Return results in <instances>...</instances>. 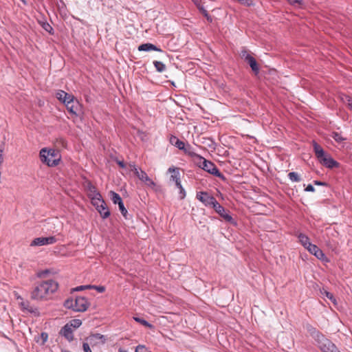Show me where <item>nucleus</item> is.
<instances>
[{"instance_id": "nucleus-1", "label": "nucleus", "mask_w": 352, "mask_h": 352, "mask_svg": "<svg viewBox=\"0 0 352 352\" xmlns=\"http://www.w3.org/2000/svg\"><path fill=\"white\" fill-rule=\"evenodd\" d=\"M305 328L316 342L322 352H340L338 347L320 331L309 323L305 324Z\"/></svg>"}, {"instance_id": "nucleus-2", "label": "nucleus", "mask_w": 352, "mask_h": 352, "mask_svg": "<svg viewBox=\"0 0 352 352\" xmlns=\"http://www.w3.org/2000/svg\"><path fill=\"white\" fill-rule=\"evenodd\" d=\"M58 287V284L54 280H47L38 283L30 293V298L34 300H42L47 298L50 294L54 293Z\"/></svg>"}, {"instance_id": "nucleus-3", "label": "nucleus", "mask_w": 352, "mask_h": 352, "mask_svg": "<svg viewBox=\"0 0 352 352\" xmlns=\"http://www.w3.org/2000/svg\"><path fill=\"white\" fill-rule=\"evenodd\" d=\"M90 303L83 296H71L64 302V307L76 312H84L87 310Z\"/></svg>"}, {"instance_id": "nucleus-4", "label": "nucleus", "mask_w": 352, "mask_h": 352, "mask_svg": "<svg viewBox=\"0 0 352 352\" xmlns=\"http://www.w3.org/2000/svg\"><path fill=\"white\" fill-rule=\"evenodd\" d=\"M195 163L197 166L208 173L219 177L223 182L226 181V177L219 171L217 166L212 162L207 160L199 155V156H197V158L195 160Z\"/></svg>"}, {"instance_id": "nucleus-5", "label": "nucleus", "mask_w": 352, "mask_h": 352, "mask_svg": "<svg viewBox=\"0 0 352 352\" xmlns=\"http://www.w3.org/2000/svg\"><path fill=\"white\" fill-rule=\"evenodd\" d=\"M39 156L43 163L51 167L57 166L60 160V157L54 149L43 148L40 151Z\"/></svg>"}, {"instance_id": "nucleus-6", "label": "nucleus", "mask_w": 352, "mask_h": 352, "mask_svg": "<svg viewBox=\"0 0 352 352\" xmlns=\"http://www.w3.org/2000/svg\"><path fill=\"white\" fill-rule=\"evenodd\" d=\"M240 56L249 65L253 74L257 76L259 74L260 67L255 58L249 54L245 48L241 51Z\"/></svg>"}, {"instance_id": "nucleus-7", "label": "nucleus", "mask_w": 352, "mask_h": 352, "mask_svg": "<svg viewBox=\"0 0 352 352\" xmlns=\"http://www.w3.org/2000/svg\"><path fill=\"white\" fill-rule=\"evenodd\" d=\"M131 170L134 173L135 176L138 177L140 180L144 182V184L152 188H154L156 186L155 183L147 175L145 171L138 169L135 164H130Z\"/></svg>"}, {"instance_id": "nucleus-8", "label": "nucleus", "mask_w": 352, "mask_h": 352, "mask_svg": "<svg viewBox=\"0 0 352 352\" xmlns=\"http://www.w3.org/2000/svg\"><path fill=\"white\" fill-rule=\"evenodd\" d=\"M69 113L78 116L81 112L82 106L79 101L73 96L65 104Z\"/></svg>"}, {"instance_id": "nucleus-9", "label": "nucleus", "mask_w": 352, "mask_h": 352, "mask_svg": "<svg viewBox=\"0 0 352 352\" xmlns=\"http://www.w3.org/2000/svg\"><path fill=\"white\" fill-rule=\"evenodd\" d=\"M56 238L55 236L48 237H38L35 238L32 242L31 246H41L50 244H54L56 242Z\"/></svg>"}, {"instance_id": "nucleus-10", "label": "nucleus", "mask_w": 352, "mask_h": 352, "mask_svg": "<svg viewBox=\"0 0 352 352\" xmlns=\"http://www.w3.org/2000/svg\"><path fill=\"white\" fill-rule=\"evenodd\" d=\"M86 340H87L92 346H94L98 344H104L106 342L107 339L104 335L100 333H91L86 338Z\"/></svg>"}, {"instance_id": "nucleus-11", "label": "nucleus", "mask_w": 352, "mask_h": 352, "mask_svg": "<svg viewBox=\"0 0 352 352\" xmlns=\"http://www.w3.org/2000/svg\"><path fill=\"white\" fill-rule=\"evenodd\" d=\"M325 167L332 169L340 167V163L336 161L331 155L327 153L323 157L318 160Z\"/></svg>"}, {"instance_id": "nucleus-12", "label": "nucleus", "mask_w": 352, "mask_h": 352, "mask_svg": "<svg viewBox=\"0 0 352 352\" xmlns=\"http://www.w3.org/2000/svg\"><path fill=\"white\" fill-rule=\"evenodd\" d=\"M85 188L89 199L96 200L98 199V197H101V194L97 190L96 187L93 185L90 181L87 182Z\"/></svg>"}, {"instance_id": "nucleus-13", "label": "nucleus", "mask_w": 352, "mask_h": 352, "mask_svg": "<svg viewBox=\"0 0 352 352\" xmlns=\"http://www.w3.org/2000/svg\"><path fill=\"white\" fill-rule=\"evenodd\" d=\"M196 198L202 202L206 206H210L213 203L214 197L207 192H199L197 193Z\"/></svg>"}, {"instance_id": "nucleus-14", "label": "nucleus", "mask_w": 352, "mask_h": 352, "mask_svg": "<svg viewBox=\"0 0 352 352\" xmlns=\"http://www.w3.org/2000/svg\"><path fill=\"white\" fill-rule=\"evenodd\" d=\"M59 334L63 336L68 342H72L74 339L73 330L69 324L64 325L59 331Z\"/></svg>"}, {"instance_id": "nucleus-15", "label": "nucleus", "mask_w": 352, "mask_h": 352, "mask_svg": "<svg viewBox=\"0 0 352 352\" xmlns=\"http://www.w3.org/2000/svg\"><path fill=\"white\" fill-rule=\"evenodd\" d=\"M217 214L223 218L226 222L230 223L232 226H237L236 221L232 218V217L230 214L229 211H226L224 207L221 208V211H218Z\"/></svg>"}, {"instance_id": "nucleus-16", "label": "nucleus", "mask_w": 352, "mask_h": 352, "mask_svg": "<svg viewBox=\"0 0 352 352\" xmlns=\"http://www.w3.org/2000/svg\"><path fill=\"white\" fill-rule=\"evenodd\" d=\"M138 49L140 52H142V51H144V52L157 51V52H163V50L162 49L159 48L155 45L150 43L141 44L138 46Z\"/></svg>"}, {"instance_id": "nucleus-17", "label": "nucleus", "mask_w": 352, "mask_h": 352, "mask_svg": "<svg viewBox=\"0 0 352 352\" xmlns=\"http://www.w3.org/2000/svg\"><path fill=\"white\" fill-rule=\"evenodd\" d=\"M96 209L100 213V217L103 219H107L110 216V211L104 201H102V204H100V206H97V208Z\"/></svg>"}, {"instance_id": "nucleus-18", "label": "nucleus", "mask_w": 352, "mask_h": 352, "mask_svg": "<svg viewBox=\"0 0 352 352\" xmlns=\"http://www.w3.org/2000/svg\"><path fill=\"white\" fill-rule=\"evenodd\" d=\"M308 251L316 256L318 259H323L324 254L323 252L316 245L311 244L308 248Z\"/></svg>"}, {"instance_id": "nucleus-19", "label": "nucleus", "mask_w": 352, "mask_h": 352, "mask_svg": "<svg viewBox=\"0 0 352 352\" xmlns=\"http://www.w3.org/2000/svg\"><path fill=\"white\" fill-rule=\"evenodd\" d=\"M168 172L172 173L170 179L175 182V184L179 185V182H181L179 168L172 166L168 169Z\"/></svg>"}, {"instance_id": "nucleus-20", "label": "nucleus", "mask_w": 352, "mask_h": 352, "mask_svg": "<svg viewBox=\"0 0 352 352\" xmlns=\"http://www.w3.org/2000/svg\"><path fill=\"white\" fill-rule=\"evenodd\" d=\"M71 96H73V95L69 94L67 92H65L63 90H58L56 93V98L61 102H63L64 104L66 103V101L69 100V99L71 98Z\"/></svg>"}, {"instance_id": "nucleus-21", "label": "nucleus", "mask_w": 352, "mask_h": 352, "mask_svg": "<svg viewBox=\"0 0 352 352\" xmlns=\"http://www.w3.org/2000/svg\"><path fill=\"white\" fill-rule=\"evenodd\" d=\"M313 146L316 157L318 160H320L327 154V153L324 151L322 146L315 141H314L313 142Z\"/></svg>"}, {"instance_id": "nucleus-22", "label": "nucleus", "mask_w": 352, "mask_h": 352, "mask_svg": "<svg viewBox=\"0 0 352 352\" xmlns=\"http://www.w3.org/2000/svg\"><path fill=\"white\" fill-rule=\"evenodd\" d=\"M169 141H170V143L172 145H173V146H176L177 148H179V150H181V151H182V149L183 148H184L185 142H183V141H182V140H180L178 138H177V137H176V136H175V135H172L170 137V140H169Z\"/></svg>"}, {"instance_id": "nucleus-23", "label": "nucleus", "mask_w": 352, "mask_h": 352, "mask_svg": "<svg viewBox=\"0 0 352 352\" xmlns=\"http://www.w3.org/2000/svg\"><path fill=\"white\" fill-rule=\"evenodd\" d=\"M298 238L299 239L300 243L302 245L307 249L312 243L309 241V238L303 233H300L298 235Z\"/></svg>"}, {"instance_id": "nucleus-24", "label": "nucleus", "mask_w": 352, "mask_h": 352, "mask_svg": "<svg viewBox=\"0 0 352 352\" xmlns=\"http://www.w3.org/2000/svg\"><path fill=\"white\" fill-rule=\"evenodd\" d=\"M186 154L188 155L189 156L194 157V160L197 158V156H199V154H197L195 152L193 151V148L189 144H184V148L182 149Z\"/></svg>"}, {"instance_id": "nucleus-25", "label": "nucleus", "mask_w": 352, "mask_h": 352, "mask_svg": "<svg viewBox=\"0 0 352 352\" xmlns=\"http://www.w3.org/2000/svg\"><path fill=\"white\" fill-rule=\"evenodd\" d=\"M133 319L137 322L142 324L143 326L150 329H154L155 327L152 324L149 323L148 321L144 320V318H139V317H133Z\"/></svg>"}, {"instance_id": "nucleus-26", "label": "nucleus", "mask_w": 352, "mask_h": 352, "mask_svg": "<svg viewBox=\"0 0 352 352\" xmlns=\"http://www.w3.org/2000/svg\"><path fill=\"white\" fill-rule=\"evenodd\" d=\"M111 199L114 204H121L123 201L119 194L114 191H110Z\"/></svg>"}, {"instance_id": "nucleus-27", "label": "nucleus", "mask_w": 352, "mask_h": 352, "mask_svg": "<svg viewBox=\"0 0 352 352\" xmlns=\"http://www.w3.org/2000/svg\"><path fill=\"white\" fill-rule=\"evenodd\" d=\"M320 293H321L322 295H324L327 298H329L333 303L336 304V299L334 297V296L333 295V294H331V292L325 290L324 288L320 289Z\"/></svg>"}, {"instance_id": "nucleus-28", "label": "nucleus", "mask_w": 352, "mask_h": 352, "mask_svg": "<svg viewBox=\"0 0 352 352\" xmlns=\"http://www.w3.org/2000/svg\"><path fill=\"white\" fill-rule=\"evenodd\" d=\"M153 65L158 72H163L166 69V65L161 61L154 60Z\"/></svg>"}, {"instance_id": "nucleus-29", "label": "nucleus", "mask_w": 352, "mask_h": 352, "mask_svg": "<svg viewBox=\"0 0 352 352\" xmlns=\"http://www.w3.org/2000/svg\"><path fill=\"white\" fill-rule=\"evenodd\" d=\"M21 307L23 310H26L29 313H34V309L32 307L30 306V302L28 301H23L20 304Z\"/></svg>"}, {"instance_id": "nucleus-30", "label": "nucleus", "mask_w": 352, "mask_h": 352, "mask_svg": "<svg viewBox=\"0 0 352 352\" xmlns=\"http://www.w3.org/2000/svg\"><path fill=\"white\" fill-rule=\"evenodd\" d=\"M66 324H69V327L71 328L77 329L82 324V321L79 319H73Z\"/></svg>"}, {"instance_id": "nucleus-31", "label": "nucleus", "mask_w": 352, "mask_h": 352, "mask_svg": "<svg viewBox=\"0 0 352 352\" xmlns=\"http://www.w3.org/2000/svg\"><path fill=\"white\" fill-rule=\"evenodd\" d=\"M118 207H119V210H120L121 214H122V216L126 219H129L130 217L129 216H130V215L128 214V212L124 207L123 201L121 204H119Z\"/></svg>"}, {"instance_id": "nucleus-32", "label": "nucleus", "mask_w": 352, "mask_h": 352, "mask_svg": "<svg viewBox=\"0 0 352 352\" xmlns=\"http://www.w3.org/2000/svg\"><path fill=\"white\" fill-rule=\"evenodd\" d=\"M288 177L292 182H299L301 181V178L298 174L296 172H290L288 174Z\"/></svg>"}, {"instance_id": "nucleus-33", "label": "nucleus", "mask_w": 352, "mask_h": 352, "mask_svg": "<svg viewBox=\"0 0 352 352\" xmlns=\"http://www.w3.org/2000/svg\"><path fill=\"white\" fill-rule=\"evenodd\" d=\"M331 137L332 138H333L335 140V141H336L338 143H340L346 140L344 138H343L341 135L340 133H339L338 132H335V131L331 133Z\"/></svg>"}, {"instance_id": "nucleus-34", "label": "nucleus", "mask_w": 352, "mask_h": 352, "mask_svg": "<svg viewBox=\"0 0 352 352\" xmlns=\"http://www.w3.org/2000/svg\"><path fill=\"white\" fill-rule=\"evenodd\" d=\"M210 206L212 207L217 213L218 211H221V208L223 207L217 201L215 198L213 199V203H212Z\"/></svg>"}, {"instance_id": "nucleus-35", "label": "nucleus", "mask_w": 352, "mask_h": 352, "mask_svg": "<svg viewBox=\"0 0 352 352\" xmlns=\"http://www.w3.org/2000/svg\"><path fill=\"white\" fill-rule=\"evenodd\" d=\"M288 2L292 6H297L299 8H302L305 6L304 0H287Z\"/></svg>"}, {"instance_id": "nucleus-36", "label": "nucleus", "mask_w": 352, "mask_h": 352, "mask_svg": "<svg viewBox=\"0 0 352 352\" xmlns=\"http://www.w3.org/2000/svg\"><path fill=\"white\" fill-rule=\"evenodd\" d=\"M176 186L179 189V198L180 199H184L186 197V191L183 186H182L181 182H179L178 184H175Z\"/></svg>"}, {"instance_id": "nucleus-37", "label": "nucleus", "mask_w": 352, "mask_h": 352, "mask_svg": "<svg viewBox=\"0 0 352 352\" xmlns=\"http://www.w3.org/2000/svg\"><path fill=\"white\" fill-rule=\"evenodd\" d=\"M42 26L46 32H49L52 35L54 34V29L48 23H44Z\"/></svg>"}, {"instance_id": "nucleus-38", "label": "nucleus", "mask_w": 352, "mask_h": 352, "mask_svg": "<svg viewBox=\"0 0 352 352\" xmlns=\"http://www.w3.org/2000/svg\"><path fill=\"white\" fill-rule=\"evenodd\" d=\"M135 352H150L148 348L143 344H139L136 346Z\"/></svg>"}, {"instance_id": "nucleus-39", "label": "nucleus", "mask_w": 352, "mask_h": 352, "mask_svg": "<svg viewBox=\"0 0 352 352\" xmlns=\"http://www.w3.org/2000/svg\"><path fill=\"white\" fill-rule=\"evenodd\" d=\"M91 285H80V286H78V287H76L75 288H73L72 289V292H78V291H82V290H84L85 289H91Z\"/></svg>"}, {"instance_id": "nucleus-40", "label": "nucleus", "mask_w": 352, "mask_h": 352, "mask_svg": "<svg viewBox=\"0 0 352 352\" xmlns=\"http://www.w3.org/2000/svg\"><path fill=\"white\" fill-rule=\"evenodd\" d=\"M50 273V270H41V271L38 272L36 275H37V277H38V278H45Z\"/></svg>"}, {"instance_id": "nucleus-41", "label": "nucleus", "mask_w": 352, "mask_h": 352, "mask_svg": "<svg viewBox=\"0 0 352 352\" xmlns=\"http://www.w3.org/2000/svg\"><path fill=\"white\" fill-rule=\"evenodd\" d=\"M91 204L96 207V208H97V206H100V204H102V201H104V199H102V197L101 196V197H98V199H91Z\"/></svg>"}, {"instance_id": "nucleus-42", "label": "nucleus", "mask_w": 352, "mask_h": 352, "mask_svg": "<svg viewBox=\"0 0 352 352\" xmlns=\"http://www.w3.org/2000/svg\"><path fill=\"white\" fill-rule=\"evenodd\" d=\"M91 289H94L100 293H102L105 291V287L104 286H100H100L91 285Z\"/></svg>"}, {"instance_id": "nucleus-43", "label": "nucleus", "mask_w": 352, "mask_h": 352, "mask_svg": "<svg viewBox=\"0 0 352 352\" xmlns=\"http://www.w3.org/2000/svg\"><path fill=\"white\" fill-rule=\"evenodd\" d=\"M239 3L246 6H251L253 5L252 0H237Z\"/></svg>"}, {"instance_id": "nucleus-44", "label": "nucleus", "mask_w": 352, "mask_h": 352, "mask_svg": "<svg viewBox=\"0 0 352 352\" xmlns=\"http://www.w3.org/2000/svg\"><path fill=\"white\" fill-rule=\"evenodd\" d=\"M115 162L117 164L122 168H126V164L123 160H119L118 159H115Z\"/></svg>"}, {"instance_id": "nucleus-45", "label": "nucleus", "mask_w": 352, "mask_h": 352, "mask_svg": "<svg viewBox=\"0 0 352 352\" xmlns=\"http://www.w3.org/2000/svg\"><path fill=\"white\" fill-rule=\"evenodd\" d=\"M197 9L199 10V11L203 14H204L205 12H207V10L205 9V8L204 7L203 4H202V2L199 4H198L197 6H196Z\"/></svg>"}, {"instance_id": "nucleus-46", "label": "nucleus", "mask_w": 352, "mask_h": 352, "mask_svg": "<svg viewBox=\"0 0 352 352\" xmlns=\"http://www.w3.org/2000/svg\"><path fill=\"white\" fill-rule=\"evenodd\" d=\"M314 184L316 186H329V184L327 182L318 180H314Z\"/></svg>"}, {"instance_id": "nucleus-47", "label": "nucleus", "mask_w": 352, "mask_h": 352, "mask_svg": "<svg viewBox=\"0 0 352 352\" xmlns=\"http://www.w3.org/2000/svg\"><path fill=\"white\" fill-rule=\"evenodd\" d=\"M82 348H83L84 352H91V349L89 347V344L87 342H84L82 344Z\"/></svg>"}, {"instance_id": "nucleus-48", "label": "nucleus", "mask_w": 352, "mask_h": 352, "mask_svg": "<svg viewBox=\"0 0 352 352\" xmlns=\"http://www.w3.org/2000/svg\"><path fill=\"white\" fill-rule=\"evenodd\" d=\"M203 15L206 17V20L209 22V23H212V16L208 14V12H205L204 14H203Z\"/></svg>"}, {"instance_id": "nucleus-49", "label": "nucleus", "mask_w": 352, "mask_h": 352, "mask_svg": "<svg viewBox=\"0 0 352 352\" xmlns=\"http://www.w3.org/2000/svg\"><path fill=\"white\" fill-rule=\"evenodd\" d=\"M305 191H307V192H314L315 191V188L311 184H309L306 187Z\"/></svg>"}, {"instance_id": "nucleus-50", "label": "nucleus", "mask_w": 352, "mask_h": 352, "mask_svg": "<svg viewBox=\"0 0 352 352\" xmlns=\"http://www.w3.org/2000/svg\"><path fill=\"white\" fill-rule=\"evenodd\" d=\"M41 338L43 339V342H46L48 338L47 333L45 332L41 333Z\"/></svg>"}, {"instance_id": "nucleus-51", "label": "nucleus", "mask_w": 352, "mask_h": 352, "mask_svg": "<svg viewBox=\"0 0 352 352\" xmlns=\"http://www.w3.org/2000/svg\"><path fill=\"white\" fill-rule=\"evenodd\" d=\"M195 6H197L198 4L201 3V0H192Z\"/></svg>"}, {"instance_id": "nucleus-52", "label": "nucleus", "mask_w": 352, "mask_h": 352, "mask_svg": "<svg viewBox=\"0 0 352 352\" xmlns=\"http://www.w3.org/2000/svg\"><path fill=\"white\" fill-rule=\"evenodd\" d=\"M349 105L350 106L351 109L352 110V101L351 102V100H349Z\"/></svg>"}, {"instance_id": "nucleus-53", "label": "nucleus", "mask_w": 352, "mask_h": 352, "mask_svg": "<svg viewBox=\"0 0 352 352\" xmlns=\"http://www.w3.org/2000/svg\"><path fill=\"white\" fill-rule=\"evenodd\" d=\"M119 352H126V351H123V350H122V349H119Z\"/></svg>"}, {"instance_id": "nucleus-54", "label": "nucleus", "mask_w": 352, "mask_h": 352, "mask_svg": "<svg viewBox=\"0 0 352 352\" xmlns=\"http://www.w3.org/2000/svg\"><path fill=\"white\" fill-rule=\"evenodd\" d=\"M64 352H71V351L65 350V351H64Z\"/></svg>"}]
</instances>
